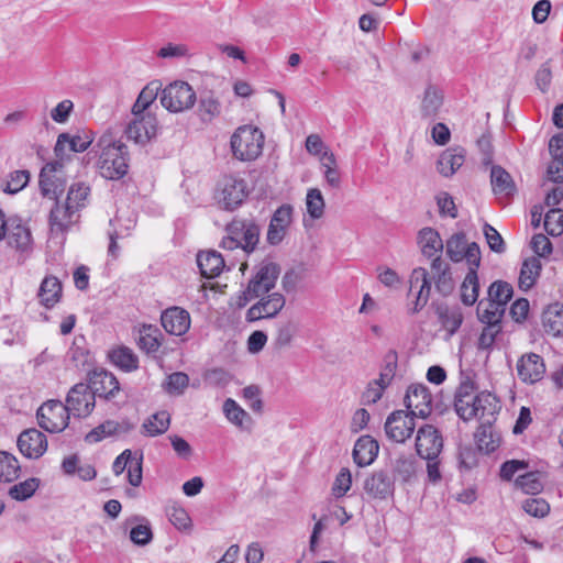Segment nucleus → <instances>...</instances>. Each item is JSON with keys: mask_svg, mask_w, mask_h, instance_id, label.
I'll return each mask as SVG.
<instances>
[{"mask_svg": "<svg viewBox=\"0 0 563 563\" xmlns=\"http://www.w3.org/2000/svg\"><path fill=\"white\" fill-rule=\"evenodd\" d=\"M169 521L178 530H185L191 527V519L185 508L174 505L167 510Z\"/></svg>", "mask_w": 563, "mask_h": 563, "instance_id": "13d9d810", "label": "nucleus"}, {"mask_svg": "<svg viewBox=\"0 0 563 563\" xmlns=\"http://www.w3.org/2000/svg\"><path fill=\"white\" fill-rule=\"evenodd\" d=\"M76 210L73 206L65 202L60 205L56 201L49 213V230L53 238L65 240V234L75 223L74 216Z\"/></svg>", "mask_w": 563, "mask_h": 563, "instance_id": "a211bd4d", "label": "nucleus"}, {"mask_svg": "<svg viewBox=\"0 0 563 563\" xmlns=\"http://www.w3.org/2000/svg\"><path fill=\"white\" fill-rule=\"evenodd\" d=\"M418 239L421 252L426 257L432 258L437 254L442 253L444 244L435 229L429 227L423 228L420 230Z\"/></svg>", "mask_w": 563, "mask_h": 563, "instance_id": "72a5a7b5", "label": "nucleus"}, {"mask_svg": "<svg viewBox=\"0 0 563 563\" xmlns=\"http://www.w3.org/2000/svg\"><path fill=\"white\" fill-rule=\"evenodd\" d=\"M126 525L136 523L132 529L130 530V540L139 545V547H145L153 540V531L151 523L148 519H146L143 516H132L131 518L126 519Z\"/></svg>", "mask_w": 563, "mask_h": 563, "instance_id": "2f4dec72", "label": "nucleus"}, {"mask_svg": "<svg viewBox=\"0 0 563 563\" xmlns=\"http://www.w3.org/2000/svg\"><path fill=\"white\" fill-rule=\"evenodd\" d=\"M258 298L260 300L246 311L245 320L247 322L275 318L286 305V298L280 292H268Z\"/></svg>", "mask_w": 563, "mask_h": 563, "instance_id": "1a4fd4ad", "label": "nucleus"}, {"mask_svg": "<svg viewBox=\"0 0 563 563\" xmlns=\"http://www.w3.org/2000/svg\"><path fill=\"white\" fill-rule=\"evenodd\" d=\"M264 134L252 125H243L231 136V148L234 157L249 162L256 159L263 151Z\"/></svg>", "mask_w": 563, "mask_h": 563, "instance_id": "f03ea898", "label": "nucleus"}, {"mask_svg": "<svg viewBox=\"0 0 563 563\" xmlns=\"http://www.w3.org/2000/svg\"><path fill=\"white\" fill-rule=\"evenodd\" d=\"M404 402L406 408L409 409L408 413L413 418L419 417L426 419L433 409L439 410L440 415L444 412L443 409H440L438 404L433 407L432 396L424 384H411L407 388Z\"/></svg>", "mask_w": 563, "mask_h": 563, "instance_id": "39448f33", "label": "nucleus"}, {"mask_svg": "<svg viewBox=\"0 0 563 563\" xmlns=\"http://www.w3.org/2000/svg\"><path fill=\"white\" fill-rule=\"evenodd\" d=\"M483 232L489 249L495 253H504L506 251V244L500 233L489 223H485Z\"/></svg>", "mask_w": 563, "mask_h": 563, "instance_id": "bf43d9fd", "label": "nucleus"}, {"mask_svg": "<svg viewBox=\"0 0 563 563\" xmlns=\"http://www.w3.org/2000/svg\"><path fill=\"white\" fill-rule=\"evenodd\" d=\"M430 292H431L430 278L429 277L427 279L423 278V283L420 284V288L418 289V291L416 294V299L412 303V307L409 308L408 312L410 314H416L419 311H421L428 303Z\"/></svg>", "mask_w": 563, "mask_h": 563, "instance_id": "680f3d73", "label": "nucleus"}, {"mask_svg": "<svg viewBox=\"0 0 563 563\" xmlns=\"http://www.w3.org/2000/svg\"><path fill=\"white\" fill-rule=\"evenodd\" d=\"M119 429V423L112 420H107L106 422L99 424L93 428L90 432L86 434V442L88 443H97L104 439L106 437L114 434Z\"/></svg>", "mask_w": 563, "mask_h": 563, "instance_id": "5fc2aeb1", "label": "nucleus"}, {"mask_svg": "<svg viewBox=\"0 0 563 563\" xmlns=\"http://www.w3.org/2000/svg\"><path fill=\"white\" fill-rule=\"evenodd\" d=\"M223 412L225 418L236 427L244 429V422L251 421L250 415L232 398L223 402Z\"/></svg>", "mask_w": 563, "mask_h": 563, "instance_id": "79ce46f5", "label": "nucleus"}, {"mask_svg": "<svg viewBox=\"0 0 563 563\" xmlns=\"http://www.w3.org/2000/svg\"><path fill=\"white\" fill-rule=\"evenodd\" d=\"M294 208L289 203H284L276 209L273 213L268 230L267 243L271 245H278L285 238L287 229L292 222Z\"/></svg>", "mask_w": 563, "mask_h": 563, "instance_id": "f3484780", "label": "nucleus"}, {"mask_svg": "<svg viewBox=\"0 0 563 563\" xmlns=\"http://www.w3.org/2000/svg\"><path fill=\"white\" fill-rule=\"evenodd\" d=\"M442 448V435L434 427L427 424L418 430L416 437L418 457H439Z\"/></svg>", "mask_w": 563, "mask_h": 563, "instance_id": "2eb2a0df", "label": "nucleus"}, {"mask_svg": "<svg viewBox=\"0 0 563 563\" xmlns=\"http://www.w3.org/2000/svg\"><path fill=\"white\" fill-rule=\"evenodd\" d=\"M81 460H63L62 468L65 474H77L82 481H91L96 477V468L90 464H80Z\"/></svg>", "mask_w": 563, "mask_h": 563, "instance_id": "de8ad7c7", "label": "nucleus"}, {"mask_svg": "<svg viewBox=\"0 0 563 563\" xmlns=\"http://www.w3.org/2000/svg\"><path fill=\"white\" fill-rule=\"evenodd\" d=\"M541 262L537 257H529L523 261L520 275H519V288L523 291L531 289L537 278L540 276Z\"/></svg>", "mask_w": 563, "mask_h": 563, "instance_id": "e433bc0d", "label": "nucleus"}, {"mask_svg": "<svg viewBox=\"0 0 563 563\" xmlns=\"http://www.w3.org/2000/svg\"><path fill=\"white\" fill-rule=\"evenodd\" d=\"M163 334L161 330L153 324H143L140 329L137 346L146 354H153L158 351L162 345Z\"/></svg>", "mask_w": 563, "mask_h": 563, "instance_id": "f704fd0d", "label": "nucleus"}, {"mask_svg": "<svg viewBox=\"0 0 563 563\" xmlns=\"http://www.w3.org/2000/svg\"><path fill=\"white\" fill-rule=\"evenodd\" d=\"M162 88V84L157 80L148 82L139 93L136 100H139L143 108H150V106L156 100L158 92Z\"/></svg>", "mask_w": 563, "mask_h": 563, "instance_id": "774afa93", "label": "nucleus"}, {"mask_svg": "<svg viewBox=\"0 0 563 563\" xmlns=\"http://www.w3.org/2000/svg\"><path fill=\"white\" fill-rule=\"evenodd\" d=\"M437 205L441 217L457 218V208L453 197L448 192H441L437 196Z\"/></svg>", "mask_w": 563, "mask_h": 563, "instance_id": "338daca9", "label": "nucleus"}, {"mask_svg": "<svg viewBox=\"0 0 563 563\" xmlns=\"http://www.w3.org/2000/svg\"><path fill=\"white\" fill-rule=\"evenodd\" d=\"M443 104V93L442 91L433 86L429 85L423 93V98L420 106V112L422 119L433 120L439 113Z\"/></svg>", "mask_w": 563, "mask_h": 563, "instance_id": "7c9ffc66", "label": "nucleus"}, {"mask_svg": "<svg viewBox=\"0 0 563 563\" xmlns=\"http://www.w3.org/2000/svg\"><path fill=\"white\" fill-rule=\"evenodd\" d=\"M279 264L264 260L256 267L254 275L247 283V294L258 295L260 297L271 292L275 288L276 282L280 275Z\"/></svg>", "mask_w": 563, "mask_h": 563, "instance_id": "0eeeda50", "label": "nucleus"}, {"mask_svg": "<svg viewBox=\"0 0 563 563\" xmlns=\"http://www.w3.org/2000/svg\"><path fill=\"white\" fill-rule=\"evenodd\" d=\"M90 194V187L85 183H74L67 192L66 201L69 206L78 211L79 209L85 207V201L87 200Z\"/></svg>", "mask_w": 563, "mask_h": 563, "instance_id": "8fccbe9b", "label": "nucleus"}, {"mask_svg": "<svg viewBox=\"0 0 563 563\" xmlns=\"http://www.w3.org/2000/svg\"><path fill=\"white\" fill-rule=\"evenodd\" d=\"M128 146L118 141L103 148L100 155V174L107 179H120L128 173Z\"/></svg>", "mask_w": 563, "mask_h": 563, "instance_id": "7ed1b4c3", "label": "nucleus"}, {"mask_svg": "<svg viewBox=\"0 0 563 563\" xmlns=\"http://www.w3.org/2000/svg\"><path fill=\"white\" fill-rule=\"evenodd\" d=\"M92 142L93 136L87 131L76 134L64 132L57 136L54 153L60 162L66 156L67 150L73 153H82L88 150Z\"/></svg>", "mask_w": 563, "mask_h": 563, "instance_id": "dca6fc26", "label": "nucleus"}, {"mask_svg": "<svg viewBox=\"0 0 563 563\" xmlns=\"http://www.w3.org/2000/svg\"><path fill=\"white\" fill-rule=\"evenodd\" d=\"M544 230L552 236L563 233V211L561 209H551L545 213Z\"/></svg>", "mask_w": 563, "mask_h": 563, "instance_id": "6e6d98bb", "label": "nucleus"}, {"mask_svg": "<svg viewBox=\"0 0 563 563\" xmlns=\"http://www.w3.org/2000/svg\"><path fill=\"white\" fill-rule=\"evenodd\" d=\"M490 183L493 191L497 196L509 198L516 194L517 188L511 175L499 165H494L492 167Z\"/></svg>", "mask_w": 563, "mask_h": 563, "instance_id": "c756f323", "label": "nucleus"}, {"mask_svg": "<svg viewBox=\"0 0 563 563\" xmlns=\"http://www.w3.org/2000/svg\"><path fill=\"white\" fill-rule=\"evenodd\" d=\"M366 494L374 499H387L394 495V478L386 471L375 472L364 483Z\"/></svg>", "mask_w": 563, "mask_h": 563, "instance_id": "b1692460", "label": "nucleus"}, {"mask_svg": "<svg viewBox=\"0 0 563 563\" xmlns=\"http://www.w3.org/2000/svg\"><path fill=\"white\" fill-rule=\"evenodd\" d=\"M220 112L221 103L211 92H206L200 96L199 115L203 122L212 121Z\"/></svg>", "mask_w": 563, "mask_h": 563, "instance_id": "a19ab883", "label": "nucleus"}, {"mask_svg": "<svg viewBox=\"0 0 563 563\" xmlns=\"http://www.w3.org/2000/svg\"><path fill=\"white\" fill-rule=\"evenodd\" d=\"M69 415L60 400H48L37 409L36 418L42 429L56 433L68 426Z\"/></svg>", "mask_w": 563, "mask_h": 563, "instance_id": "423d86ee", "label": "nucleus"}, {"mask_svg": "<svg viewBox=\"0 0 563 563\" xmlns=\"http://www.w3.org/2000/svg\"><path fill=\"white\" fill-rule=\"evenodd\" d=\"M505 308L496 305V302L488 301L487 307L483 309V301L477 306L478 320L487 325L498 327L501 325V319L505 313Z\"/></svg>", "mask_w": 563, "mask_h": 563, "instance_id": "58836bf2", "label": "nucleus"}, {"mask_svg": "<svg viewBox=\"0 0 563 563\" xmlns=\"http://www.w3.org/2000/svg\"><path fill=\"white\" fill-rule=\"evenodd\" d=\"M352 485V475L349 468H341L339 474L336 475L334 483L332 485V494L334 497L340 498L343 497L351 488Z\"/></svg>", "mask_w": 563, "mask_h": 563, "instance_id": "052dcab7", "label": "nucleus"}, {"mask_svg": "<svg viewBox=\"0 0 563 563\" xmlns=\"http://www.w3.org/2000/svg\"><path fill=\"white\" fill-rule=\"evenodd\" d=\"M475 406L478 408L479 418H493L499 410V400L489 391H481L475 395Z\"/></svg>", "mask_w": 563, "mask_h": 563, "instance_id": "ea45409f", "label": "nucleus"}, {"mask_svg": "<svg viewBox=\"0 0 563 563\" xmlns=\"http://www.w3.org/2000/svg\"><path fill=\"white\" fill-rule=\"evenodd\" d=\"M197 96L186 81H174L166 86L161 93V104L169 112H183L194 107Z\"/></svg>", "mask_w": 563, "mask_h": 563, "instance_id": "20e7f679", "label": "nucleus"}, {"mask_svg": "<svg viewBox=\"0 0 563 563\" xmlns=\"http://www.w3.org/2000/svg\"><path fill=\"white\" fill-rule=\"evenodd\" d=\"M517 374L519 379L526 384L540 382L545 374L542 356L532 352L523 354L517 362Z\"/></svg>", "mask_w": 563, "mask_h": 563, "instance_id": "6ab92c4d", "label": "nucleus"}, {"mask_svg": "<svg viewBox=\"0 0 563 563\" xmlns=\"http://www.w3.org/2000/svg\"><path fill=\"white\" fill-rule=\"evenodd\" d=\"M124 132L128 140L144 146L156 136L157 119L155 115H145L140 119H132L128 123Z\"/></svg>", "mask_w": 563, "mask_h": 563, "instance_id": "4468645a", "label": "nucleus"}, {"mask_svg": "<svg viewBox=\"0 0 563 563\" xmlns=\"http://www.w3.org/2000/svg\"><path fill=\"white\" fill-rule=\"evenodd\" d=\"M30 172L26 169L14 170L8 175V179L2 186L5 194L14 195L21 191L30 181Z\"/></svg>", "mask_w": 563, "mask_h": 563, "instance_id": "3c124183", "label": "nucleus"}, {"mask_svg": "<svg viewBox=\"0 0 563 563\" xmlns=\"http://www.w3.org/2000/svg\"><path fill=\"white\" fill-rule=\"evenodd\" d=\"M454 410L464 421L478 416V408L475 406V397H454Z\"/></svg>", "mask_w": 563, "mask_h": 563, "instance_id": "864d4df0", "label": "nucleus"}, {"mask_svg": "<svg viewBox=\"0 0 563 563\" xmlns=\"http://www.w3.org/2000/svg\"><path fill=\"white\" fill-rule=\"evenodd\" d=\"M40 483L41 481L37 477L27 478L10 487L9 496L14 500L24 501L34 495L40 487Z\"/></svg>", "mask_w": 563, "mask_h": 563, "instance_id": "a18cd8bd", "label": "nucleus"}, {"mask_svg": "<svg viewBox=\"0 0 563 563\" xmlns=\"http://www.w3.org/2000/svg\"><path fill=\"white\" fill-rule=\"evenodd\" d=\"M87 386H89L95 400L98 397L110 401L120 394V384L117 377L104 369L90 373Z\"/></svg>", "mask_w": 563, "mask_h": 563, "instance_id": "9b49d317", "label": "nucleus"}, {"mask_svg": "<svg viewBox=\"0 0 563 563\" xmlns=\"http://www.w3.org/2000/svg\"><path fill=\"white\" fill-rule=\"evenodd\" d=\"M378 452V442L371 435H362L354 444L352 457H377Z\"/></svg>", "mask_w": 563, "mask_h": 563, "instance_id": "09e8293b", "label": "nucleus"}, {"mask_svg": "<svg viewBox=\"0 0 563 563\" xmlns=\"http://www.w3.org/2000/svg\"><path fill=\"white\" fill-rule=\"evenodd\" d=\"M62 283L55 276H46L38 288L40 303L46 309L53 308L62 298Z\"/></svg>", "mask_w": 563, "mask_h": 563, "instance_id": "c85d7f7f", "label": "nucleus"}, {"mask_svg": "<svg viewBox=\"0 0 563 563\" xmlns=\"http://www.w3.org/2000/svg\"><path fill=\"white\" fill-rule=\"evenodd\" d=\"M465 162L463 147H450L441 153L437 162L438 172L444 177H451Z\"/></svg>", "mask_w": 563, "mask_h": 563, "instance_id": "bb28decb", "label": "nucleus"}, {"mask_svg": "<svg viewBox=\"0 0 563 563\" xmlns=\"http://www.w3.org/2000/svg\"><path fill=\"white\" fill-rule=\"evenodd\" d=\"M307 212L312 219H320L324 212V199L318 188H310L306 198Z\"/></svg>", "mask_w": 563, "mask_h": 563, "instance_id": "603ef678", "label": "nucleus"}, {"mask_svg": "<svg viewBox=\"0 0 563 563\" xmlns=\"http://www.w3.org/2000/svg\"><path fill=\"white\" fill-rule=\"evenodd\" d=\"M542 324L548 334L563 335V305H550L542 313Z\"/></svg>", "mask_w": 563, "mask_h": 563, "instance_id": "473e14b6", "label": "nucleus"}, {"mask_svg": "<svg viewBox=\"0 0 563 563\" xmlns=\"http://www.w3.org/2000/svg\"><path fill=\"white\" fill-rule=\"evenodd\" d=\"M5 238L11 247L20 251H25L32 242L30 229L22 224V220L19 217L8 218Z\"/></svg>", "mask_w": 563, "mask_h": 563, "instance_id": "393cba45", "label": "nucleus"}, {"mask_svg": "<svg viewBox=\"0 0 563 563\" xmlns=\"http://www.w3.org/2000/svg\"><path fill=\"white\" fill-rule=\"evenodd\" d=\"M415 430L413 417L404 410L391 412L385 422L386 435L397 442L402 443Z\"/></svg>", "mask_w": 563, "mask_h": 563, "instance_id": "ddd939ff", "label": "nucleus"}, {"mask_svg": "<svg viewBox=\"0 0 563 563\" xmlns=\"http://www.w3.org/2000/svg\"><path fill=\"white\" fill-rule=\"evenodd\" d=\"M62 162H49L41 169L38 177L41 194L54 199L55 202L59 201L67 186L66 179L62 176Z\"/></svg>", "mask_w": 563, "mask_h": 563, "instance_id": "6e6552de", "label": "nucleus"}, {"mask_svg": "<svg viewBox=\"0 0 563 563\" xmlns=\"http://www.w3.org/2000/svg\"><path fill=\"white\" fill-rule=\"evenodd\" d=\"M170 423V417L167 411H159L151 416L144 423L143 429L147 435L155 437L164 433Z\"/></svg>", "mask_w": 563, "mask_h": 563, "instance_id": "49530a36", "label": "nucleus"}, {"mask_svg": "<svg viewBox=\"0 0 563 563\" xmlns=\"http://www.w3.org/2000/svg\"><path fill=\"white\" fill-rule=\"evenodd\" d=\"M227 230L230 234H236L241 239L242 250L246 253L256 249L261 229L253 220H233Z\"/></svg>", "mask_w": 563, "mask_h": 563, "instance_id": "412c9836", "label": "nucleus"}, {"mask_svg": "<svg viewBox=\"0 0 563 563\" xmlns=\"http://www.w3.org/2000/svg\"><path fill=\"white\" fill-rule=\"evenodd\" d=\"M143 460H114L112 471L115 475L128 472V481L132 486H140L142 483Z\"/></svg>", "mask_w": 563, "mask_h": 563, "instance_id": "4c0bfd02", "label": "nucleus"}, {"mask_svg": "<svg viewBox=\"0 0 563 563\" xmlns=\"http://www.w3.org/2000/svg\"><path fill=\"white\" fill-rule=\"evenodd\" d=\"M189 385V376L184 372H175L168 375L165 390L168 394L181 395Z\"/></svg>", "mask_w": 563, "mask_h": 563, "instance_id": "4d7b16f0", "label": "nucleus"}, {"mask_svg": "<svg viewBox=\"0 0 563 563\" xmlns=\"http://www.w3.org/2000/svg\"><path fill=\"white\" fill-rule=\"evenodd\" d=\"M110 362L124 372H133L139 367V358L132 349L120 345L109 351Z\"/></svg>", "mask_w": 563, "mask_h": 563, "instance_id": "c9c22d12", "label": "nucleus"}, {"mask_svg": "<svg viewBox=\"0 0 563 563\" xmlns=\"http://www.w3.org/2000/svg\"><path fill=\"white\" fill-rule=\"evenodd\" d=\"M197 265L205 278H214L222 273L224 260L217 251L199 252L197 255Z\"/></svg>", "mask_w": 563, "mask_h": 563, "instance_id": "cd10ccee", "label": "nucleus"}, {"mask_svg": "<svg viewBox=\"0 0 563 563\" xmlns=\"http://www.w3.org/2000/svg\"><path fill=\"white\" fill-rule=\"evenodd\" d=\"M514 289L512 286L503 280L494 282L488 288V298L490 301L496 302V305L504 307L506 309V305L512 298Z\"/></svg>", "mask_w": 563, "mask_h": 563, "instance_id": "37998d69", "label": "nucleus"}, {"mask_svg": "<svg viewBox=\"0 0 563 563\" xmlns=\"http://www.w3.org/2000/svg\"><path fill=\"white\" fill-rule=\"evenodd\" d=\"M448 257L460 263L465 260L468 264V272L461 285V301L465 306H473L478 298L479 282L477 268L481 265V249L476 242L467 243L466 234L457 232L452 234L445 244Z\"/></svg>", "mask_w": 563, "mask_h": 563, "instance_id": "f257e3e1", "label": "nucleus"}, {"mask_svg": "<svg viewBox=\"0 0 563 563\" xmlns=\"http://www.w3.org/2000/svg\"><path fill=\"white\" fill-rule=\"evenodd\" d=\"M247 195V185L244 179L228 176L222 180L219 203L225 210H234L242 205Z\"/></svg>", "mask_w": 563, "mask_h": 563, "instance_id": "f8f14e48", "label": "nucleus"}, {"mask_svg": "<svg viewBox=\"0 0 563 563\" xmlns=\"http://www.w3.org/2000/svg\"><path fill=\"white\" fill-rule=\"evenodd\" d=\"M161 323L167 333L180 336L190 328V314L184 308L169 307L162 312Z\"/></svg>", "mask_w": 563, "mask_h": 563, "instance_id": "5701e85b", "label": "nucleus"}, {"mask_svg": "<svg viewBox=\"0 0 563 563\" xmlns=\"http://www.w3.org/2000/svg\"><path fill=\"white\" fill-rule=\"evenodd\" d=\"M441 329L445 331V340H450L461 328L464 316L461 307L448 306L444 302L432 303Z\"/></svg>", "mask_w": 563, "mask_h": 563, "instance_id": "4be33fe9", "label": "nucleus"}, {"mask_svg": "<svg viewBox=\"0 0 563 563\" xmlns=\"http://www.w3.org/2000/svg\"><path fill=\"white\" fill-rule=\"evenodd\" d=\"M522 509L530 516L542 518L549 514L550 506L542 498H530L525 500Z\"/></svg>", "mask_w": 563, "mask_h": 563, "instance_id": "0e129e2a", "label": "nucleus"}, {"mask_svg": "<svg viewBox=\"0 0 563 563\" xmlns=\"http://www.w3.org/2000/svg\"><path fill=\"white\" fill-rule=\"evenodd\" d=\"M542 474L539 471L528 472L516 478L515 484L525 494L536 495L543 488Z\"/></svg>", "mask_w": 563, "mask_h": 563, "instance_id": "c03bdc74", "label": "nucleus"}, {"mask_svg": "<svg viewBox=\"0 0 563 563\" xmlns=\"http://www.w3.org/2000/svg\"><path fill=\"white\" fill-rule=\"evenodd\" d=\"M16 445L24 457H42L47 450V439L40 430L27 429L20 433Z\"/></svg>", "mask_w": 563, "mask_h": 563, "instance_id": "aec40b11", "label": "nucleus"}, {"mask_svg": "<svg viewBox=\"0 0 563 563\" xmlns=\"http://www.w3.org/2000/svg\"><path fill=\"white\" fill-rule=\"evenodd\" d=\"M475 442L477 450L487 455L494 453L499 448L501 435L494 429L490 419H487L486 422L482 423L477 429L475 432Z\"/></svg>", "mask_w": 563, "mask_h": 563, "instance_id": "a878e982", "label": "nucleus"}, {"mask_svg": "<svg viewBox=\"0 0 563 563\" xmlns=\"http://www.w3.org/2000/svg\"><path fill=\"white\" fill-rule=\"evenodd\" d=\"M435 289L442 296L446 297L452 294L454 289V282L450 266H444L443 271L440 272L435 277Z\"/></svg>", "mask_w": 563, "mask_h": 563, "instance_id": "e2e57ef3", "label": "nucleus"}, {"mask_svg": "<svg viewBox=\"0 0 563 563\" xmlns=\"http://www.w3.org/2000/svg\"><path fill=\"white\" fill-rule=\"evenodd\" d=\"M69 413L82 418L90 415L96 401L86 383H78L70 388L64 404Z\"/></svg>", "mask_w": 563, "mask_h": 563, "instance_id": "9d476101", "label": "nucleus"}, {"mask_svg": "<svg viewBox=\"0 0 563 563\" xmlns=\"http://www.w3.org/2000/svg\"><path fill=\"white\" fill-rule=\"evenodd\" d=\"M19 460H0V481L13 482L20 476Z\"/></svg>", "mask_w": 563, "mask_h": 563, "instance_id": "69168bd1", "label": "nucleus"}]
</instances>
